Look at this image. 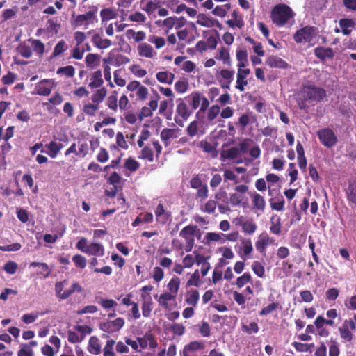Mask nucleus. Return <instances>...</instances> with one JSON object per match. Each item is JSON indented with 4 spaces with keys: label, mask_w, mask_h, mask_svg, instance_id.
Here are the masks:
<instances>
[{
    "label": "nucleus",
    "mask_w": 356,
    "mask_h": 356,
    "mask_svg": "<svg viewBox=\"0 0 356 356\" xmlns=\"http://www.w3.org/2000/svg\"><path fill=\"white\" fill-rule=\"evenodd\" d=\"M231 6L229 3H227L221 6H216L212 10V14L216 17L224 18L226 17L228 11L230 10Z\"/></svg>",
    "instance_id": "09e8293b"
},
{
    "label": "nucleus",
    "mask_w": 356,
    "mask_h": 356,
    "mask_svg": "<svg viewBox=\"0 0 356 356\" xmlns=\"http://www.w3.org/2000/svg\"><path fill=\"white\" fill-rule=\"evenodd\" d=\"M296 13L291 7L284 3L275 6L270 12V19L278 27L291 26L294 23Z\"/></svg>",
    "instance_id": "f257e3e1"
},
{
    "label": "nucleus",
    "mask_w": 356,
    "mask_h": 356,
    "mask_svg": "<svg viewBox=\"0 0 356 356\" xmlns=\"http://www.w3.org/2000/svg\"><path fill=\"white\" fill-rule=\"evenodd\" d=\"M113 165H109L104 168V172H105V178L107 181L113 185L118 184L120 183L121 177L115 171H113Z\"/></svg>",
    "instance_id": "c756f323"
},
{
    "label": "nucleus",
    "mask_w": 356,
    "mask_h": 356,
    "mask_svg": "<svg viewBox=\"0 0 356 356\" xmlns=\"http://www.w3.org/2000/svg\"><path fill=\"white\" fill-rule=\"evenodd\" d=\"M254 245L257 252L265 256L267 248L276 246L277 243L275 238L270 236L266 231H263L257 236Z\"/></svg>",
    "instance_id": "9b49d317"
},
{
    "label": "nucleus",
    "mask_w": 356,
    "mask_h": 356,
    "mask_svg": "<svg viewBox=\"0 0 356 356\" xmlns=\"http://www.w3.org/2000/svg\"><path fill=\"white\" fill-rule=\"evenodd\" d=\"M150 136L151 133L148 129H143L138 136V139L137 140V145L138 147H142L143 145H145L147 143H150Z\"/></svg>",
    "instance_id": "680f3d73"
},
{
    "label": "nucleus",
    "mask_w": 356,
    "mask_h": 356,
    "mask_svg": "<svg viewBox=\"0 0 356 356\" xmlns=\"http://www.w3.org/2000/svg\"><path fill=\"white\" fill-rule=\"evenodd\" d=\"M206 244L209 245L211 242H218L220 244L225 243L224 234L220 232H207L204 236Z\"/></svg>",
    "instance_id": "a19ab883"
},
{
    "label": "nucleus",
    "mask_w": 356,
    "mask_h": 356,
    "mask_svg": "<svg viewBox=\"0 0 356 356\" xmlns=\"http://www.w3.org/2000/svg\"><path fill=\"white\" fill-rule=\"evenodd\" d=\"M97 8L89 10L83 14L72 15V24L74 27L84 26L88 29L89 26H95L98 22L97 17Z\"/></svg>",
    "instance_id": "423d86ee"
},
{
    "label": "nucleus",
    "mask_w": 356,
    "mask_h": 356,
    "mask_svg": "<svg viewBox=\"0 0 356 356\" xmlns=\"http://www.w3.org/2000/svg\"><path fill=\"white\" fill-rule=\"evenodd\" d=\"M88 350L90 354L99 355L102 352V346L100 341L96 336H92L89 339Z\"/></svg>",
    "instance_id": "f704fd0d"
},
{
    "label": "nucleus",
    "mask_w": 356,
    "mask_h": 356,
    "mask_svg": "<svg viewBox=\"0 0 356 356\" xmlns=\"http://www.w3.org/2000/svg\"><path fill=\"white\" fill-rule=\"evenodd\" d=\"M56 73L57 74L63 75L67 78H72L75 74V68L72 65L59 67Z\"/></svg>",
    "instance_id": "69168bd1"
},
{
    "label": "nucleus",
    "mask_w": 356,
    "mask_h": 356,
    "mask_svg": "<svg viewBox=\"0 0 356 356\" xmlns=\"http://www.w3.org/2000/svg\"><path fill=\"white\" fill-rule=\"evenodd\" d=\"M138 341L141 351L147 347L155 349L158 346L157 341L151 334H145L143 337H138Z\"/></svg>",
    "instance_id": "bb28decb"
},
{
    "label": "nucleus",
    "mask_w": 356,
    "mask_h": 356,
    "mask_svg": "<svg viewBox=\"0 0 356 356\" xmlns=\"http://www.w3.org/2000/svg\"><path fill=\"white\" fill-rule=\"evenodd\" d=\"M125 34L127 39H132L135 42H140L146 38V33L143 31H135L133 29H128Z\"/></svg>",
    "instance_id": "37998d69"
},
{
    "label": "nucleus",
    "mask_w": 356,
    "mask_h": 356,
    "mask_svg": "<svg viewBox=\"0 0 356 356\" xmlns=\"http://www.w3.org/2000/svg\"><path fill=\"white\" fill-rule=\"evenodd\" d=\"M177 354V347L175 344H170L168 349L165 348L159 350L156 356H175Z\"/></svg>",
    "instance_id": "774afa93"
},
{
    "label": "nucleus",
    "mask_w": 356,
    "mask_h": 356,
    "mask_svg": "<svg viewBox=\"0 0 356 356\" xmlns=\"http://www.w3.org/2000/svg\"><path fill=\"white\" fill-rule=\"evenodd\" d=\"M139 147L141 150L138 158L147 160L149 162L154 161V150L156 152V157L159 156L162 150V147L157 140H151L150 143H147Z\"/></svg>",
    "instance_id": "9d476101"
},
{
    "label": "nucleus",
    "mask_w": 356,
    "mask_h": 356,
    "mask_svg": "<svg viewBox=\"0 0 356 356\" xmlns=\"http://www.w3.org/2000/svg\"><path fill=\"white\" fill-rule=\"evenodd\" d=\"M234 70L223 68L217 72L216 77L222 88L229 89L234 80Z\"/></svg>",
    "instance_id": "4468645a"
},
{
    "label": "nucleus",
    "mask_w": 356,
    "mask_h": 356,
    "mask_svg": "<svg viewBox=\"0 0 356 356\" xmlns=\"http://www.w3.org/2000/svg\"><path fill=\"white\" fill-rule=\"evenodd\" d=\"M148 41L153 44L157 49L163 48L166 44L165 39L161 36L151 35L149 37Z\"/></svg>",
    "instance_id": "e2e57ef3"
},
{
    "label": "nucleus",
    "mask_w": 356,
    "mask_h": 356,
    "mask_svg": "<svg viewBox=\"0 0 356 356\" xmlns=\"http://www.w3.org/2000/svg\"><path fill=\"white\" fill-rule=\"evenodd\" d=\"M321 143L327 147L334 146L337 143V137L334 132L330 129H323L317 133Z\"/></svg>",
    "instance_id": "f3484780"
},
{
    "label": "nucleus",
    "mask_w": 356,
    "mask_h": 356,
    "mask_svg": "<svg viewBox=\"0 0 356 356\" xmlns=\"http://www.w3.org/2000/svg\"><path fill=\"white\" fill-rule=\"evenodd\" d=\"M231 16L233 19L227 20L226 24L232 29H234L236 27L242 29L244 26V22L243 17L240 15L239 12L234 10L232 13Z\"/></svg>",
    "instance_id": "2f4dec72"
},
{
    "label": "nucleus",
    "mask_w": 356,
    "mask_h": 356,
    "mask_svg": "<svg viewBox=\"0 0 356 356\" xmlns=\"http://www.w3.org/2000/svg\"><path fill=\"white\" fill-rule=\"evenodd\" d=\"M102 23L114 19L118 16V12L115 8L106 7L100 10L99 13Z\"/></svg>",
    "instance_id": "72a5a7b5"
},
{
    "label": "nucleus",
    "mask_w": 356,
    "mask_h": 356,
    "mask_svg": "<svg viewBox=\"0 0 356 356\" xmlns=\"http://www.w3.org/2000/svg\"><path fill=\"white\" fill-rule=\"evenodd\" d=\"M153 289L152 285L143 286L140 289L142 314L145 318H149L153 309L154 302L151 294Z\"/></svg>",
    "instance_id": "0eeeda50"
},
{
    "label": "nucleus",
    "mask_w": 356,
    "mask_h": 356,
    "mask_svg": "<svg viewBox=\"0 0 356 356\" xmlns=\"http://www.w3.org/2000/svg\"><path fill=\"white\" fill-rule=\"evenodd\" d=\"M129 20L142 24L146 22L147 17L143 13L139 11H136L129 15Z\"/></svg>",
    "instance_id": "338daca9"
},
{
    "label": "nucleus",
    "mask_w": 356,
    "mask_h": 356,
    "mask_svg": "<svg viewBox=\"0 0 356 356\" xmlns=\"http://www.w3.org/2000/svg\"><path fill=\"white\" fill-rule=\"evenodd\" d=\"M326 95L325 91L314 86H306L300 91L298 104L300 109L307 108V102L321 101Z\"/></svg>",
    "instance_id": "f03ea898"
},
{
    "label": "nucleus",
    "mask_w": 356,
    "mask_h": 356,
    "mask_svg": "<svg viewBox=\"0 0 356 356\" xmlns=\"http://www.w3.org/2000/svg\"><path fill=\"white\" fill-rule=\"evenodd\" d=\"M239 154L238 149L236 147H232L228 149H223L221 152L220 156L223 161L226 159H234L237 157Z\"/></svg>",
    "instance_id": "6e6d98bb"
},
{
    "label": "nucleus",
    "mask_w": 356,
    "mask_h": 356,
    "mask_svg": "<svg viewBox=\"0 0 356 356\" xmlns=\"http://www.w3.org/2000/svg\"><path fill=\"white\" fill-rule=\"evenodd\" d=\"M17 52L25 58L32 56L33 52L40 58L43 56L45 51L44 44L38 39H29L20 43L17 47Z\"/></svg>",
    "instance_id": "7ed1b4c3"
},
{
    "label": "nucleus",
    "mask_w": 356,
    "mask_h": 356,
    "mask_svg": "<svg viewBox=\"0 0 356 356\" xmlns=\"http://www.w3.org/2000/svg\"><path fill=\"white\" fill-rule=\"evenodd\" d=\"M149 95L148 89L143 85L139 86L138 89L134 92V95L131 94V97L135 96L138 100L145 101L147 99Z\"/></svg>",
    "instance_id": "4d7b16f0"
},
{
    "label": "nucleus",
    "mask_w": 356,
    "mask_h": 356,
    "mask_svg": "<svg viewBox=\"0 0 356 356\" xmlns=\"http://www.w3.org/2000/svg\"><path fill=\"white\" fill-rule=\"evenodd\" d=\"M177 102L175 122L182 127L184 125L183 122L189 118L192 112L182 99H179Z\"/></svg>",
    "instance_id": "2eb2a0df"
},
{
    "label": "nucleus",
    "mask_w": 356,
    "mask_h": 356,
    "mask_svg": "<svg viewBox=\"0 0 356 356\" xmlns=\"http://www.w3.org/2000/svg\"><path fill=\"white\" fill-rule=\"evenodd\" d=\"M87 67L95 69L100 64V56L96 54H88L85 58Z\"/></svg>",
    "instance_id": "49530a36"
},
{
    "label": "nucleus",
    "mask_w": 356,
    "mask_h": 356,
    "mask_svg": "<svg viewBox=\"0 0 356 356\" xmlns=\"http://www.w3.org/2000/svg\"><path fill=\"white\" fill-rule=\"evenodd\" d=\"M157 81L161 83L171 85L175 79V74L169 71H160L156 74Z\"/></svg>",
    "instance_id": "4c0bfd02"
},
{
    "label": "nucleus",
    "mask_w": 356,
    "mask_h": 356,
    "mask_svg": "<svg viewBox=\"0 0 356 356\" xmlns=\"http://www.w3.org/2000/svg\"><path fill=\"white\" fill-rule=\"evenodd\" d=\"M196 23L203 27L222 29V24L218 19L209 17L204 13H199L197 15Z\"/></svg>",
    "instance_id": "6ab92c4d"
},
{
    "label": "nucleus",
    "mask_w": 356,
    "mask_h": 356,
    "mask_svg": "<svg viewBox=\"0 0 356 356\" xmlns=\"http://www.w3.org/2000/svg\"><path fill=\"white\" fill-rule=\"evenodd\" d=\"M158 305L165 312H170L176 308L177 304L176 298L173 295L168 294L167 292L161 293L157 299Z\"/></svg>",
    "instance_id": "dca6fc26"
},
{
    "label": "nucleus",
    "mask_w": 356,
    "mask_h": 356,
    "mask_svg": "<svg viewBox=\"0 0 356 356\" xmlns=\"http://www.w3.org/2000/svg\"><path fill=\"white\" fill-rule=\"evenodd\" d=\"M265 63L272 68L285 69L288 66L287 63L284 60L275 56L267 57Z\"/></svg>",
    "instance_id": "473e14b6"
},
{
    "label": "nucleus",
    "mask_w": 356,
    "mask_h": 356,
    "mask_svg": "<svg viewBox=\"0 0 356 356\" xmlns=\"http://www.w3.org/2000/svg\"><path fill=\"white\" fill-rule=\"evenodd\" d=\"M200 299L199 292L195 289H191L186 292L185 302L190 306L196 307Z\"/></svg>",
    "instance_id": "79ce46f5"
},
{
    "label": "nucleus",
    "mask_w": 356,
    "mask_h": 356,
    "mask_svg": "<svg viewBox=\"0 0 356 356\" xmlns=\"http://www.w3.org/2000/svg\"><path fill=\"white\" fill-rule=\"evenodd\" d=\"M250 74V70L237 71L235 88L240 92H243L248 84V76Z\"/></svg>",
    "instance_id": "cd10ccee"
},
{
    "label": "nucleus",
    "mask_w": 356,
    "mask_h": 356,
    "mask_svg": "<svg viewBox=\"0 0 356 356\" xmlns=\"http://www.w3.org/2000/svg\"><path fill=\"white\" fill-rule=\"evenodd\" d=\"M115 341L113 339H108L106 341L104 347L102 349L104 356H115L114 352V346Z\"/></svg>",
    "instance_id": "bf43d9fd"
},
{
    "label": "nucleus",
    "mask_w": 356,
    "mask_h": 356,
    "mask_svg": "<svg viewBox=\"0 0 356 356\" xmlns=\"http://www.w3.org/2000/svg\"><path fill=\"white\" fill-rule=\"evenodd\" d=\"M124 325V320L122 318H117L115 320L107 321L101 325L104 332L113 333L119 331Z\"/></svg>",
    "instance_id": "4be33fe9"
},
{
    "label": "nucleus",
    "mask_w": 356,
    "mask_h": 356,
    "mask_svg": "<svg viewBox=\"0 0 356 356\" xmlns=\"http://www.w3.org/2000/svg\"><path fill=\"white\" fill-rule=\"evenodd\" d=\"M156 222L161 225H165L171 221V212L164 208L162 204H159L154 211Z\"/></svg>",
    "instance_id": "aec40b11"
},
{
    "label": "nucleus",
    "mask_w": 356,
    "mask_h": 356,
    "mask_svg": "<svg viewBox=\"0 0 356 356\" xmlns=\"http://www.w3.org/2000/svg\"><path fill=\"white\" fill-rule=\"evenodd\" d=\"M137 52L140 57L154 59L157 56V52L148 43H140L137 47Z\"/></svg>",
    "instance_id": "5701e85b"
},
{
    "label": "nucleus",
    "mask_w": 356,
    "mask_h": 356,
    "mask_svg": "<svg viewBox=\"0 0 356 356\" xmlns=\"http://www.w3.org/2000/svg\"><path fill=\"white\" fill-rule=\"evenodd\" d=\"M181 132V130L176 127L163 129L161 133V139L167 147L170 145L172 140L177 139L180 136Z\"/></svg>",
    "instance_id": "a211bd4d"
},
{
    "label": "nucleus",
    "mask_w": 356,
    "mask_h": 356,
    "mask_svg": "<svg viewBox=\"0 0 356 356\" xmlns=\"http://www.w3.org/2000/svg\"><path fill=\"white\" fill-rule=\"evenodd\" d=\"M76 248L79 251L88 255L102 257L104 254V246L98 243H88V240L81 237L76 243Z\"/></svg>",
    "instance_id": "39448f33"
},
{
    "label": "nucleus",
    "mask_w": 356,
    "mask_h": 356,
    "mask_svg": "<svg viewBox=\"0 0 356 356\" xmlns=\"http://www.w3.org/2000/svg\"><path fill=\"white\" fill-rule=\"evenodd\" d=\"M67 285V281L66 280L55 284L56 295L60 300H65L74 292L81 293L83 290V287L77 282H73L70 289H65Z\"/></svg>",
    "instance_id": "6e6552de"
},
{
    "label": "nucleus",
    "mask_w": 356,
    "mask_h": 356,
    "mask_svg": "<svg viewBox=\"0 0 356 356\" xmlns=\"http://www.w3.org/2000/svg\"><path fill=\"white\" fill-rule=\"evenodd\" d=\"M199 232V229L195 225H187L179 232V236L185 241V245H179V248H183L186 252H191L195 243V236Z\"/></svg>",
    "instance_id": "1a4fd4ad"
},
{
    "label": "nucleus",
    "mask_w": 356,
    "mask_h": 356,
    "mask_svg": "<svg viewBox=\"0 0 356 356\" xmlns=\"http://www.w3.org/2000/svg\"><path fill=\"white\" fill-rule=\"evenodd\" d=\"M186 99H188L190 105L193 110H196L200 107V110L204 111L209 106V102L207 98L198 92L191 93Z\"/></svg>",
    "instance_id": "f8f14e48"
},
{
    "label": "nucleus",
    "mask_w": 356,
    "mask_h": 356,
    "mask_svg": "<svg viewBox=\"0 0 356 356\" xmlns=\"http://www.w3.org/2000/svg\"><path fill=\"white\" fill-rule=\"evenodd\" d=\"M251 275L249 273H245L241 276L236 278L235 284L237 288L241 289L247 284L251 282Z\"/></svg>",
    "instance_id": "052dcab7"
},
{
    "label": "nucleus",
    "mask_w": 356,
    "mask_h": 356,
    "mask_svg": "<svg viewBox=\"0 0 356 356\" xmlns=\"http://www.w3.org/2000/svg\"><path fill=\"white\" fill-rule=\"evenodd\" d=\"M339 26L344 35H349L355 26V22L351 19H342L339 21Z\"/></svg>",
    "instance_id": "de8ad7c7"
},
{
    "label": "nucleus",
    "mask_w": 356,
    "mask_h": 356,
    "mask_svg": "<svg viewBox=\"0 0 356 356\" xmlns=\"http://www.w3.org/2000/svg\"><path fill=\"white\" fill-rule=\"evenodd\" d=\"M30 266L38 267L40 270L38 274L43 275L44 277H47L50 275L51 270L45 263L33 261L30 264Z\"/></svg>",
    "instance_id": "603ef678"
},
{
    "label": "nucleus",
    "mask_w": 356,
    "mask_h": 356,
    "mask_svg": "<svg viewBox=\"0 0 356 356\" xmlns=\"http://www.w3.org/2000/svg\"><path fill=\"white\" fill-rule=\"evenodd\" d=\"M253 252V245L250 239H243L241 241V246L238 250V254L241 258L245 260L250 259Z\"/></svg>",
    "instance_id": "b1692460"
},
{
    "label": "nucleus",
    "mask_w": 356,
    "mask_h": 356,
    "mask_svg": "<svg viewBox=\"0 0 356 356\" xmlns=\"http://www.w3.org/2000/svg\"><path fill=\"white\" fill-rule=\"evenodd\" d=\"M318 31L316 27L307 26L298 29L293 35V40L298 44H307L309 47L314 44Z\"/></svg>",
    "instance_id": "20e7f679"
},
{
    "label": "nucleus",
    "mask_w": 356,
    "mask_h": 356,
    "mask_svg": "<svg viewBox=\"0 0 356 356\" xmlns=\"http://www.w3.org/2000/svg\"><path fill=\"white\" fill-rule=\"evenodd\" d=\"M107 94V90L105 88H101L97 90L91 96V101L99 105L102 103Z\"/></svg>",
    "instance_id": "3c124183"
},
{
    "label": "nucleus",
    "mask_w": 356,
    "mask_h": 356,
    "mask_svg": "<svg viewBox=\"0 0 356 356\" xmlns=\"http://www.w3.org/2000/svg\"><path fill=\"white\" fill-rule=\"evenodd\" d=\"M215 59L222 62L224 65L230 66L232 64L230 49L227 47L220 46L217 49Z\"/></svg>",
    "instance_id": "393cba45"
},
{
    "label": "nucleus",
    "mask_w": 356,
    "mask_h": 356,
    "mask_svg": "<svg viewBox=\"0 0 356 356\" xmlns=\"http://www.w3.org/2000/svg\"><path fill=\"white\" fill-rule=\"evenodd\" d=\"M253 207L255 209L263 211L266 207V201L260 194L253 193L251 195Z\"/></svg>",
    "instance_id": "c03bdc74"
},
{
    "label": "nucleus",
    "mask_w": 356,
    "mask_h": 356,
    "mask_svg": "<svg viewBox=\"0 0 356 356\" xmlns=\"http://www.w3.org/2000/svg\"><path fill=\"white\" fill-rule=\"evenodd\" d=\"M44 313H40L38 312H33L30 313L24 314L21 317V321L25 324L33 323L41 314Z\"/></svg>",
    "instance_id": "864d4df0"
},
{
    "label": "nucleus",
    "mask_w": 356,
    "mask_h": 356,
    "mask_svg": "<svg viewBox=\"0 0 356 356\" xmlns=\"http://www.w3.org/2000/svg\"><path fill=\"white\" fill-rule=\"evenodd\" d=\"M217 252L220 253L222 258L228 259L229 261L234 258V253L232 248L227 246H221L217 249Z\"/></svg>",
    "instance_id": "0e129e2a"
},
{
    "label": "nucleus",
    "mask_w": 356,
    "mask_h": 356,
    "mask_svg": "<svg viewBox=\"0 0 356 356\" xmlns=\"http://www.w3.org/2000/svg\"><path fill=\"white\" fill-rule=\"evenodd\" d=\"M338 330L342 343H350L354 339L353 332L346 325L342 324L339 327Z\"/></svg>",
    "instance_id": "c9c22d12"
},
{
    "label": "nucleus",
    "mask_w": 356,
    "mask_h": 356,
    "mask_svg": "<svg viewBox=\"0 0 356 356\" xmlns=\"http://www.w3.org/2000/svg\"><path fill=\"white\" fill-rule=\"evenodd\" d=\"M314 53L315 56L321 60L332 58L334 56V52L331 48L317 47Z\"/></svg>",
    "instance_id": "a18cd8bd"
},
{
    "label": "nucleus",
    "mask_w": 356,
    "mask_h": 356,
    "mask_svg": "<svg viewBox=\"0 0 356 356\" xmlns=\"http://www.w3.org/2000/svg\"><path fill=\"white\" fill-rule=\"evenodd\" d=\"M45 147L47 149V153L51 158L55 159L60 153V150L63 148L62 143L56 140H51L48 144H46Z\"/></svg>",
    "instance_id": "7c9ffc66"
},
{
    "label": "nucleus",
    "mask_w": 356,
    "mask_h": 356,
    "mask_svg": "<svg viewBox=\"0 0 356 356\" xmlns=\"http://www.w3.org/2000/svg\"><path fill=\"white\" fill-rule=\"evenodd\" d=\"M204 260V257L199 252L194 251L192 254H188L183 258V264L186 268H191L195 264L200 265Z\"/></svg>",
    "instance_id": "a878e982"
},
{
    "label": "nucleus",
    "mask_w": 356,
    "mask_h": 356,
    "mask_svg": "<svg viewBox=\"0 0 356 356\" xmlns=\"http://www.w3.org/2000/svg\"><path fill=\"white\" fill-rule=\"evenodd\" d=\"M270 227L269 230L271 234L275 235H280L282 232V223L281 219L277 215H274L270 218Z\"/></svg>",
    "instance_id": "58836bf2"
},
{
    "label": "nucleus",
    "mask_w": 356,
    "mask_h": 356,
    "mask_svg": "<svg viewBox=\"0 0 356 356\" xmlns=\"http://www.w3.org/2000/svg\"><path fill=\"white\" fill-rule=\"evenodd\" d=\"M91 41L96 48L101 50L109 48L113 44L111 40L103 38L99 33L92 35Z\"/></svg>",
    "instance_id": "c85d7f7f"
},
{
    "label": "nucleus",
    "mask_w": 356,
    "mask_h": 356,
    "mask_svg": "<svg viewBox=\"0 0 356 356\" xmlns=\"http://www.w3.org/2000/svg\"><path fill=\"white\" fill-rule=\"evenodd\" d=\"M203 342L193 341L186 344L183 349L184 356H197V354L204 348Z\"/></svg>",
    "instance_id": "412c9836"
},
{
    "label": "nucleus",
    "mask_w": 356,
    "mask_h": 356,
    "mask_svg": "<svg viewBox=\"0 0 356 356\" xmlns=\"http://www.w3.org/2000/svg\"><path fill=\"white\" fill-rule=\"evenodd\" d=\"M241 226L243 232L248 235H252L257 229V225L252 219L241 222Z\"/></svg>",
    "instance_id": "ea45409f"
},
{
    "label": "nucleus",
    "mask_w": 356,
    "mask_h": 356,
    "mask_svg": "<svg viewBox=\"0 0 356 356\" xmlns=\"http://www.w3.org/2000/svg\"><path fill=\"white\" fill-rule=\"evenodd\" d=\"M56 86V83L54 79H43L36 83L33 94L48 96Z\"/></svg>",
    "instance_id": "ddd939ff"
},
{
    "label": "nucleus",
    "mask_w": 356,
    "mask_h": 356,
    "mask_svg": "<svg viewBox=\"0 0 356 356\" xmlns=\"http://www.w3.org/2000/svg\"><path fill=\"white\" fill-rule=\"evenodd\" d=\"M129 70L137 78H143L147 74V70L138 64L131 65L129 66Z\"/></svg>",
    "instance_id": "5fc2aeb1"
},
{
    "label": "nucleus",
    "mask_w": 356,
    "mask_h": 356,
    "mask_svg": "<svg viewBox=\"0 0 356 356\" xmlns=\"http://www.w3.org/2000/svg\"><path fill=\"white\" fill-rule=\"evenodd\" d=\"M181 280L177 276H173L167 284L168 291H166L168 294L173 295L175 298H177L179 289L180 288Z\"/></svg>",
    "instance_id": "e433bc0d"
},
{
    "label": "nucleus",
    "mask_w": 356,
    "mask_h": 356,
    "mask_svg": "<svg viewBox=\"0 0 356 356\" xmlns=\"http://www.w3.org/2000/svg\"><path fill=\"white\" fill-rule=\"evenodd\" d=\"M99 109V105L94 102H87L83 104V112L89 116H95Z\"/></svg>",
    "instance_id": "8fccbe9b"
},
{
    "label": "nucleus",
    "mask_w": 356,
    "mask_h": 356,
    "mask_svg": "<svg viewBox=\"0 0 356 356\" xmlns=\"http://www.w3.org/2000/svg\"><path fill=\"white\" fill-rule=\"evenodd\" d=\"M245 40L252 45V49L254 52L259 56H264L265 51L263 49V46L260 42H255L250 37H247Z\"/></svg>",
    "instance_id": "13d9d810"
}]
</instances>
